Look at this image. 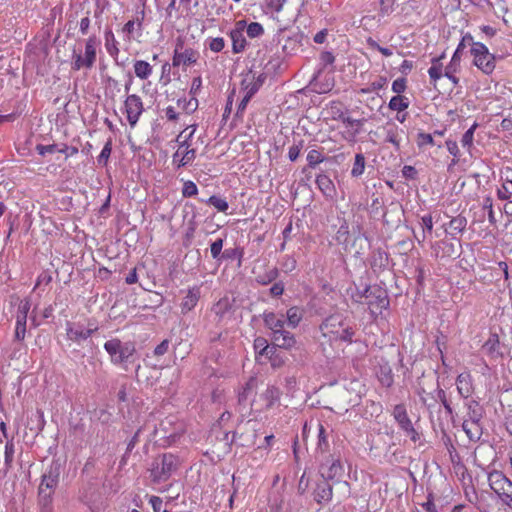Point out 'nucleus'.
Here are the masks:
<instances>
[{
  "label": "nucleus",
  "mask_w": 512,
  "mask_h": 512,
  "mask_svg": "<svg viewBox=\"0 0 512 512\" xmlns=\"http://www.w3.org/2000/svg\"><path fill=\"white\" fill-rule=\"evenodd\" d=\"M104 349L114 365L122 366L127 370L128 364H134L137 359L136 345L133 341L122 342L112 338L104 343Z\"/></svg>",
  "instance_id": "obj_1"
},
{
  "label": "nucleus",
  "mask_w": 512,
  "mask_h": 512,
  "mask_svg": "<svg viewBox=\"0 0 512 512\" xmlns=\"http://www.w3.org/2000/svg\"><path fill=\"white\" fill-rule=\"evenodd\" d=\"M352 299L356 303H363V299H367V305L371 311L376 310L378 313H382L390 305L387 290L378 284L366 285L363 289L356 287Z\"/></svg>",
  "instance_id": "obj_2"
},
{
  "label": "nucleus",
  "mask_w": 512,
  "mask_h": 512,
  "mask_svg": "<svg viewBox=\"0 0 512 512\" xmlns=\"http://www.w3.org/2000/svg\"><path fill=\"white\" fill-rule=\"evenodd\" d=\"M316 459L319 462L318 472L321 478L333 484L341 482L345 470L339 452L334 450L332 454H325Z\"/></svg>",
  "instance_id": "obj_3"
},
{
  "label": "nucleus",
  "mask_w": 512,
  "mask_h": 512,
  "mask_svg": "<svg viewBox=\"0 0 512 512\" xmlns=\"http://www.w3.org/2000/svg\"><path fill=\"white\" fill-rule=\"evenodd\" d=\"M180 465L179 458L172 453H163L152 461L150 472L154 482L168 480Z\"/></svg>",
  "instance_id": "obj_4"
},
{
  "label": "nucleus",
  "mask_w": 512,
  "mask_h": 512,
  "mask_svg": "<svg viewBox=\"0 0 512 512\" xmlns=\"http://www.w3.org/2000/svg\"><path fill=\"white\" fill-rule=\"evenodd\" d=\"M465 405L468 409V419L463 421L462 428L470 440L476 441L481 436L480 421L483 418L484 411L476 400H470Z\"/></svg>",
  "instance_id": "obj_5"
},
{
  "label": "nucleus",
  "mask_w": 512,
  "mask_h": 512,
  "mask_svg": "<svg viewBox=\"0 0 512 512\" xmlns=\"http://www.w3.org/2000/svg\"><path fill=\"white\" fill-rule=\"evenodd\" d=\"M99 44L100 41L96 35H92L85 41L84 56L74 50L71 63L72 70L79 71L82 68L91 69L96 62L97 46Z\"/></svg>",
  "instance_id": "obj_6"
},
{
  "label": "nucleus",
  "mask_w": 512,
  "mask_h": 512,
  "mask_svg": "<svg viewBox=\"0 0 512 512\" xmlns=\"http://www.w3.org/2000/svg\"><path fill=\"white\" fill-rule=\"evenodd\" d=\"M470 54L473 56V64L484 74L490 75L494 71L496 58L485 44L473 45Z\"/></svg>",
  "instance_id": "obj_7"
},
{
  "label": "nucleus",
  "mask_w": 512,
  "mask_h": 512,
  "mask_svg": "<svg viewBox=\"0 0 512 512\" xmlns=\"http://www.w3.org/2000/svg\"><path fill=\"white\" fill-rule=\"evenodd\" d=\"M392 416L399 428L408 436L411 441L416 443L420 439V434L416 431L413 423L407 413L405 404L400 403L393 407Z\"/></svg>",
  "instance_id": "obj_8"
},
{
  "label": "nucleus",
  "mask_w": 512,
  "mask_h": 512,
  "mask_svg": "<svg viewBox=\"0 0 512 512\" xmlns=\"http://www.w3.org/2000/svg\"><path fill=\"white\" fill-rule=\"evenodd\" d=\"M64 462L60 458H53L51 464L41 477L39 488L55 491L59 484Z\"/></svg>",
  "instance_id": "obj_9"
},
{
  "label": "nucleus",
  "mask_w": 512,
  "mask_h": 512,
  "mask_svg": "<svg viewBox=\"0 0 512 512\" xmlns=\"http://www.w3.org/2000/svg\"><path fill=\"white\" fill-rule=\"evenodd\" d=\"M65 330L68 340L80 344L82 341H85L91 337L92 334L98 330V327L89 322L88 327L85 329L80 323H72L67 321Z\"/></svg>",
  "instance_id": "obj_10"
},
{
  "label": "nucleus",
  "mask_w": 512,
  "mask_h": 512,
  "mask_svg": "<svg viewBox=\"0 0 512 512\" xmlns=\"http://www.w3.org/2000/svg\"><path fill=\"white\" fill-rule=\"evenodd\" d=\"M199 59V52L192 48H185L183 41L178 38L174 55L172 59V65L174 67L180 66L181 64L189 66L197 63Z\"/></svg>",
  "instance_id": "obj_11"
},
{
  "label": "nucleus",
  "mask_w": 512,
  "mask_h": 512,
  "mask_svg": "<svg viewBox=\"0 0 512 512\" xmlns=\"http://www.w3.org/2000/svg\"><path fill=\"white\" fill-rule=\"evenodd\" d=\"M313 500L320 506L331 502L333 498V483L321 478L315 482L312 490Z\"/></svg>",
  "instance_id": "obj_12"
},
{
  "label": "nucleus",
  "mask_w": 512,
  "mask_h": 512,
  "mask_svg": "<svg viewBox=\"0 0 512 512\" xmlns=\"http://www.w3.org/2000/svg\"><path fill=\"white\" fill-rule=\"evenodd\" d=\"M124 105L127 113V120L130 126L134 127L137 124L139 117L144 110L143 102L138 95L131 94L126 98Z\"/></svg>",
  "instance_id": "obj_13"
},
{
  "label": "nucleus",
  "mask_w": 512,
  "mask_h": 512,
  "mask_svg": "<svg viewBox=\"0 0 512 512\" xmlns=\"http://www.w3.org/2000/svg\"><path fill=\"white\" fill-rule=\"evenodd\" d=\"M347 319L342 314H333L328 316L320 325L323 336L332 339L335 334L345 325Z\"/></svg>",
  "instance_id": "obj_14"
},
{
  "label": "nucleus",
  "mask_w": 512,
  "mask_h": 512,
  "mask_svg": "<svg viewBox=\"0 0 512 512\" xmlns=\"http://www.w3.org/2000/svg\"><path fill=\"white\" fill-rule=\"evenodd\" d=\"M490 488L502 499L506 489H510L512 482L500 471L494 470L488 474Z\"/></svg>",
  "instance_id": "obj_15"
},
{
  "label": "nucleus",
  "mask_w": 512,
  "mask_h": 512,
  "mask_svg": "<svg viewBox=\"0 0 512 512\" xmlns=\"http://www.w3.org/2000/svg\"><path fill=\"white\" fill-rule=\"evenodd\" d=\"M369 264L374 274L379 275L384 272L389 265L388 253L381 249H374L369 257Z\"/></svg>",
  "instance_id": "obj_16"
},
{
  "label": "nucleus",
  "mask_w": 512,
  "mask_h": 512,
  "mask_svg": "<svg viewBox=\"0 0 512 512\" xmlns=\"http://www.w3.org/2000/svg\"><path fill=\"white\" fill-rule=\"evenodd\" d=\"M244 27L245 21H239L236 23V27L229 33L232 41V51L235 54L242 53L246 48L247 41L244 36Z\"/></svg>",
  "instance_id": "obj_17"
},
{
  "label": "nucleus",
  "mask_w": 512,
  "mask_h": 512,
  "mask_svg": "<svg viewBox=\"0 0 512 512\" xmlns=\"http://www.w3.org/2000/svg\"><path fill=\"white\" fill-rule=\"evenodd\" d=\"M201 297V289L199 286H193L186 291L179 306L182 315H186L192 311L198 304Z\"/></svg>",
  "instance_id": "obj_18"
},
{
  "label": "nucleus",
  "mask_w": 512,
  "mask_h": 512,
  "mask_svg": "<svg viewBox=\"0 0 512 512\" xmlns=\"http://www.w3.org/2000/svg\"><path fill=\"white\" fill-rule=\"evenodd\" d=\"M262 318L265 327L271 331V337L285 329V316L283 314L277 315L271 311H264Z\"/></svg>",
  "instance_id": "obj_19"
},
{
  "label": "nucleus",
  "mask_w": 512,
  "mask_h": 512,
  "mask_svg": "<svg viewBox=\"0 0 512 512\" xmlns=\"http://www.w3.org/2000/svg\"><path fill=\"white\" fill-rule=\"evenodd\" d=\"M271 340L275 346L285 350L298 348V342L296 341L294 334L285 329L275 334V336H272Z\"/></svg>",
  "instance_id": "obj_20"
},
{
  "label": "nucleus",
  "mask_w": 512,
  "mask_h": 512,
  "mask_svg": "<svg viewBox=\"0 0 512 512\" xmlns=\"http://www.w3.org/2000/svg\"><path fill=\"white\" fill-rule=\"evenodd\" d=\"M329 433L326 428L318 423V435H317V445H316V458L322 457L325 454H332L330 452V442H329Z\"/></svg>",
  "instance_id": "obj_21"
},
{
  "label": "nucleus",
  "mask_w": 512,
  "mask_h": 512,
  "mask_svg": "<svg viewBox=\"0 0 512 512\" xmlns=\"http://www.w3.org/2000/svg\"><path fill=\"white\" fill-rule=\"evenodd\" d=\"M483 351L492 359L503 357L499 336L496 333L490 334L487 341L482 346Z\"/></svg>",
  "instance_id": "obj_22"
},
{
  "label": "nucleus",
  "mask_w": 512,
  "mask_h": 512,
  "mask_svg": "<svg viewBox=\"0 0 512 512\" xmlns=\"http://www.w3.org/2000/svg\"><path fill=\"white\" fill-rule=\"evenodd\" d=\"M456 386L457 391L462 398H469L474 391L472 384V376L470 375V373L465 372L459 374L456 378Z\"/></svg>",
  "instance_id": "obj_23"
},
{
  "label": "nucleus",
  "mask_w": 512,
  "mask_h": 512,
  "mask_svg": "<svg viewBox=\"0 0 512 512\" xmlns=\"http://www.w3.org/2000/svg\"><path fill=\"white\" fill-rule=\"evenodd\" d=\"M467 219L463 215L459 214L455 217H452L448 223L444 224L445 231L453 238L456 239V236L462 234L466 228Z\"/></svg>",
  "instance_id": "obj_24"
},
{
  "label": "nucleus",
  "mask_w": 512,
  "mask_h": 512,
  "mask_svg": "<svg viewBox=\"0 0 512 512\" xmlns=\"http://www.w3.org/2000/svg\"><path fill=\"white\" fill-rule=\"evenodd\" d=\"M339 222L340 225L335 233L334 239L339 245L343 246L345 251H347L350 238L349 224L345 218H339Z\"/></svg>",
  "instance_id": "obj_25"
},
{
  "label": "nucleus",
  "mask_w": 512,
  "mask_h": 512,
  "mask_svg": "<svg viewBox=\"0 0 512 512\" xmlns=\"http://www.w3.org/2000/svg\"><path fill=\"white\" fill-rule=\"evenodd\" d=\"M266 78V73H261L257 77L253 76L252 80L249 82L247 78H245L242 80L241 86L245 92H248V94L254 96L264 84Z\"/></svg>",
  "instance_id": "obj_26"
},
{
  "label": "nucleus",
  "mask_w": 512,
  "mask_h": 512,
  "mask_svg": "<svg viewBox=\"0 0 512 512\" xmlns=\"http://www.w3.org/2000/svg\"><path fill=\"white\" fill-rule=\"evenodd\" d=\"M232 306V301L228 297H223L212 306L211 310L216 315L217 321L221 322L232 310Z\"/></svg>",
  "instance_id": "obj_27"
},
{
  "label": "nucleus",
  "mask_w": 512,
  "mask_h": 512,
  "mask_svg": "<svg viewBox=\"0 0 512 512\" xmlns=\"http://www.w3.org/2000/svg\"><path fill=\"white\" fill-rule=\"evenodd\" d=\"M436 256H439L441 251V257L456 258L460 255L456 245L453 242L447 240H441L437 242V248L435 249Z\"/></svg>",
  "instance_id": "obj_28"
},
{
  "label": "nucleus",
  "mask_w": 512,
  "mask_h": 512,
  "mask_svg": "<svg viewBox=\"0 0 512 512\" xmlns=\"http://www.w3.org/2000/svg\"><path fill=\"white\" fill-rule=\"evenodd\" d=\"M316 184L319 188V190L326 196L332 198L335 194V186L330 179L329 176H327L324 173L318 174L316 177Z\"/></svg>",
  "instance_id": "obj_29"
},
{
  "label": "nucleus",
  "mask_w": 512,
  "mask_h": 512,
  "mask_svg": "<svg viewBox=\"0 0 512 512\" xmlns=\"http://www.w3.org/2000/svg\"><path fill=\"white\" fill-rule=\"evenodd\" d=\"M279 277V270L277 267H272L268 270H266L264 273H259L255 276V281L257 284L266 286L274 281Z\"/></svg>",
  "instance_id": "obj_30"
},
{
  "label": "nucleus",
  "mask_w": 512,
  "mask_h": 512,
  "mask_svg": "<svg viewBox=\"0 0 512 512\" xmlns=\"http://www.w3.org/2000/svg\"><path fill=\"white\" fill-rule=\"evenodd\" d=\"M197 125H191L180 132L175 141L179 144V148L188 149L191 146V139L196 131Z\"/></svg>",
  "instance_id": "obj_31"
},
{
  "label": "nucleus",
  "mask_w": 512,
  "mask_h": 512,
  "mask_svg": "<svg viewBox=\"0 0 512 512\" xmlns=\"http://www.w3.org/2000/svg\"><path fill=\"white\" fill-rule=\"evenodd\" d=\"M253 346L256 356L265 357L266 355H271L273 353L271 349H274V346L270 345L267 339H265L262 336H258L255 338Z\"/></svg>",
  "instance_id": "obj_32"
},
{
  "label": "nucleus",
  "mask_w": 512,
  "mask_h": 512,
  "mask_svg": "<svg viewBox=\"0 0 512 512\" xmlns=\"http://www.w3.org/2000/svg\"><path fill=\"white\" fill-rule=\"evenodd\" d=\"M303 318V310L298 306L290 307L286 312L287 324L291 328H296Z\"/></svg>",
  "instance_id": "obj_33"
},
{
  "label": "nucleus",
  "mask_w": 512,
  "mask_h": 512,
  "mask_svg": "<svg viewBox=\"0 0 512 512\" xmlns=\"http://www.w3.org/2000/svg\"><path fill=\"white\" fill-rule=\"evenodd\" d=\"M377 377L383 386L389 388L393 385V372L389 365H381L377 371Z\"/></svg>",
  "instance_id": "obj_34"
},
{
  "label": "nucleus",
  "mask_w": 512,
  "mask_h": 512,
  "mask_svg": "<svg viewBox=\"0 0 512 512\" xmlns=\"http://www.w3.org/2000/svg\"><path fill=\"white\" fill-rule=\"evenodd\" d=\"M355 328L350 325L349 321L345 323V325L338 331L337 334L332 338L333 340H340L347 343H352L353 336L355 335Z\"/></svg>",
  "instance_id": "obj_35"
},
{
  "label": "nucleus",
  "mask_w": 512,
  "mask_h": 512,
  "mask_svg": "<svg viewBox=\"0 0 512 512\" xmlns=\"http://www.w3.org/2000/svg\"><path fill=\"white\" fill-rule=\"evenodd\" d=\"M134 72L138 78L145 80L152 74V66L147 61L136 60L134 62Z\"/></svg>",
  "instance_id": "obj_36"
},
{
  "label": "nucleus",
  "mask_w": 512,
  "mask_h": 512,
  "mask_svg": "<svg viewBox=\"0 0 512 512\" xmlns=\"http://www.w3.org/2000/svg\"><path fill=\"white\" fill-rule=\"evenodd\" d=\"M386 137L385 142L392 144L396 151L400 150V140L398 138V126L395 124H387L385 127Z\"/></svg>",
  "instance_id": "obj_37"
},
{
  "label": "nucleus",
  "mask_w": 512,
  "mask_h": 512,
  "mask_svg": "<svg viewBox=\"0 0 512 512\" xmlns=\"http://www.w3.org/2000/svg\"><path fill=\"white\" fill-rule=\"evenodd\" d=\"M281 392L276 386H268L261 397L266 402V408H271L273 404L279 400Z\"/></svg>",
  "instance_id": "obj_38"
},
{
  "label": "nucleus",
  "mask_w": 512,
  "mask_h": 512,
  "mask_svg": "<svg viewBox=\"0 0 512 512\" xmlns=\"http://www.w3.org/2000/svg\"><path fill=\"white\" fill-rule=\"evenodd\" d=\"M307 167H304L302 172L305 173L308 168L315 169L316 166L325 160V156L318 150L313 149L307 154Z\"/></svg>",
  "instance_id": "obj_39"
},
{
  "label": "nucleus",
  "mask_w": 512,
  "mask_h": 512,
  "mask_svg": "<svg viewBox=\"0 0 512 512\" xmlns=\"http://www.w3.org/2000/svg\"><path fill=\"white\" fill-rule=\"evenodd\" d=\"M388 107L389 109L400 113L409 107L408 98L401 95L393 96L389 101Z\"/></svg>",
  "instance_id": "obj_40"
},
{
  "label": "nucleus",
  "mask_w": 512,
  "mask_h": 512,
  "mask_svg": "<svg viewBox=\"0 0 512 512\" xmlns=\"http://www.w3.org/2000/svg\"><path fill=\"white\" fill-rule=\"evenodd\" d=\"M460 63L459 61H456L454 63V59H451L450 63L445 67V71L443 73V76L447 77L454 85H458L459 78L455 76V74L460 69Z\"/></svg>",
  "instance_id": "obj_41"
},
{
  "label": "nucleus",
  "mask_w": 512,
  "mask_h": 512,
  "mask_svg": "<svg viewBox=\"0 0 512 512\" xmlns=\"http://www.w3.org/2000/svg\"><path fill=\"white\" fill-rule=\"evenodd\" d=\"M416 144L420 150H423L427 145L434 146L437 145L438 148H441V144H437L434 140V137L430 133L419 132L416 138Z\"/></svg>",
  "instance_id": "obj_42"
},
{
  "label": "nucleus",
  "mask_w": 512,
  "mask_h": 512,
  "mask_svg": "<svg viewBox=\"0 0 512 512\" xmlns=\"http://www.w3.org/2000/svg\"><path fill=\"white\" fill-rule=\"evenodd\" d=\"M105 46H106L107 52L112 57H115L118 55V53H119L118 42L116 41L114 34L111 30H107L105 32Z\"/></svg>",
  "instance_id": "obj_43"
},
{
  "label": "nucleus",
  "mask_w": 512,
  "mask_h": 512,
  "mask_svg": "<svg viewBox=\"0 0 512 512\" xmlns=\"http://www.w3.org/2000/svg\"><path fill=\"white\" fill-rule=\"evenodd\" d=\"M196 215H193V217L188 221V227L186 229V232L183 237V246L185 248L190 247L192 244V241L194 239V234L197 229V223L195 221Z\"/></svg>",
  "instance_id": "obj_44"
},
{
  "label": "nucleus",
  "mask_w": 512,
  "mask_h": 512,
  "mask_svg": "<svg viewBox=\"0 0 512 512\" xmlns=\"http://www.w3.org/2000/svg\"><path fill=\"white\" fill-rule=\"evenodd\" d=\"M205 202L208 205L213 206L219 212L225 213L229 208V204L226 201V199H224L220 196H217V195L210 196Z\"/></svg>",
  "instance_id": "obj_45"
},
{
  "label": "nucleus",
  "mask_w": 512,
  "mask_h": 512,
  "mask_svg": "<svg viewBox=\"0 0 512 512\" xmlns=\"http://www.w3.org/2000/svg\"><path fill=\"white\" fill-rule=\"evenodd\" d=\"M54 491L45 488H38L39 507L52 506Z\"/></svg>",
  "instance_id": "obj_46"
},
{
  "label": "nucleus",
  "mask_w": 512,
  "mask_h": 512,
  "mask_svg": "<svg viewBox=\"0 0 512 512\" xmlns=\"http://www.w3.org/2000/svg\"><path fill=\"white\" fill-rule=\"evenodd\" d=\"M365 157L362 153L355 155L354 164L351 170L352 177H359L364 173L365 170Z\"/></svg>",
  "instance_id": "obj_47"
},
{
  "label": "nucleus",
  "mask_w": 512,
  "mask_h": 512,
  "mask_svg": "<svg viewBox=\"0 0 512 512\" xmlns=\"http://www.w3.org/2000/svg\"><path fill=\"white\" fill-rule=\"evenodd\" d=\"M112 152V142L111 140L107 141L100 153V155L97 157V163L100 166H106L108 159Z\"/></svg>",
  "instance_id": "obj_48"
},
{
  "label": "nucleus",
  "mask_w": 512,
  "mask_h": 512,
  "mask_svg": "<svg viewBox=\"0 0 512 512\" xmlns=\"http://www.w3.org/2000/svg\"><path fill=\"white\" fill-rule=\"evenodd\" d=\"M223 243H224V240L222 238H218L210 245L211 256L213 259H215L219 263L221 262V254L223 253L222 252Z\"/></svg>",
  "instance_id": "obj_49"
},
{
  "label": "nucleus",
  "mask_w": 512,
  "mask_h": 512,
  "mask_svg": "<svg viewBox=\"0 0 512 512\" xmlns=\"http://www.w3.org/2000/svg\"><path fill=\"white\" fill-rule=\"evenodd\" d=\"M478 127V123H474L462 136L461 144L463 147L471 148L473 144L474 132Z\"/></svg>",
  "instance_id": "obj_50"
},
{
  "label": "nucleus",
  "mask_w": 512,
  "mask_h": 512,
  "mask_svg": "<svg viewBox=\"0 0 512 512\" xmlns=\"http://www.w3.org/2000/svg\"><path fill=\"white\" fill-rule=\"evenodd\" d=\"M254 382V379L251 378L245 385V387H243L242 391L239 392L238 394V404L240 406H244L246 407L247 405V400H248V396L252 390V383Z\"/></svg>",
  "instance_id": "obj_51"
},
{
  "label": "nucleus",
  "mask_w": 512,
  "mask_h": 512,
  "mask_svg": "<svg viewBox=\"0 0 512 512\" xmlns=\"http://www.w3.org/2000/svg\"><path fill=\"white\" fill-rule=\"evenodd\" d=\"M272 346H274V349H271L273 353L271 355H266L265 357L269 359L272 367H281L284 364V359L278 352L279 347L275 346L273 343Z\"/></svg>",
  "instance_id": "obj_52"
},
{
  "label": "nucleus",
  "mask_w": 512,
  "mask_h": 512,
  "mask_svg": "<svg viewBox=\"0 0 512 512\" xmlns=\"http://www.w3.org/2000/svg\"><path fill=\"white\" fill-rule=\"evenodd\" d=\"M246 31H247V35L250 38H257V37H260V36H262L264 34V28L258 22H251L247 26V30Z\"/></svg>",
  "instance_id": "obj_53"
},
{
  "label": "nucleus",
  "mask_w": 512,
  "mask_h": 512,
  "mask_svg": "<svg viewBox=\"0 0 512 512\" xmlns=\"http://www.w3.org/2000/svg\"><path fill=\"white\" fill-rule=\"evenodd\" d=\"M445 144H446V147H447V150L449 151V153L454 156L452 163L449 166V167H451L452 165H456L458 163L460 151H459L458 144L456 141L447 140Z\"/></svg>",
  "instance_id": "obj_54"
},
{
  "label": "nucleus",
  "mask_w": 512,
  "mask_h": 512,
  "mask_svg": "<svg viewBox=\"0 0 512 512\" xmlns=\"http://www.w3.org/2000/svg\"><path fill=\"white\" fill-rule=\"evenodd\" d=\"M31 308V302L29 299H24L20 302L17 310L16 319L27 320L28 312Z\"/></svg>",
  "instance_id": "obj_55"
},
{
  "label": "nucleus",
  "mask_w": 512,
  "mask_h": 512,
  "mask_svg": "<svg viewBox=\"0 0 512 512\" xmlns=\"http://www.w3.org/2000/svg\"><path fill=\"white\" fill-rule=\"evenodd\" d=\"M195 157H196V150L194 148L189 147L188 149L185 150L182 158L177 163V167L180 168V167H184V166L188 165L195 159Z\"/></svg>",
  "instance_id": "obj_56"
},
{
  "label": "nucleus",
  "mask_w": 512,
  "mask_h": 512,
  "mask_svg": "<svg viewBox=\"0 0 512 512\" xmlns=\"http://www.w3.org/2000/svg\"><path fill=\"white\" fill-rule=\"evenodd\" d=\"M26 322H27V320L16 319V327H15V333H14L15 340H17V341L24 340L25 334H26Z\"/></svg>",
  "instance_id": "obj_57"
},
{
  "label": "nucleus",
  "mask_w": 512,
  "mask_h": 512,
  "mask_svg": "<svg viewBox=\"0 0 512 512\" xmlns=\"http://www.w3.org/2000/svg\"><path fill=\"white\" fill-rule=\"evenodd\" d=\"M296 266H297V261L294 257L289 256V255H285L283 257V260L281 261V267L285 273L292 272L293 270L296 269Z\"/></svg>",
  "instance_id": "obj_58"
},
{
  "label": "nucleus",
  "mask_w": 512,
  "mask_h": 512,
  "mask_svg": "<svg viewBox=\"0 0 512 512\" xmlns=\"http://www.w3.org/2000/svg\"><path fill=\"white\" fill-rule=\"evenodd\" d=\"M303 146H304V141L303 140H299L297 143H294L289 148L288 158H289L290 161L294 162V161H296L298 159Z\"/></svg>",
  "instance_id": "obj_59"
},
{
  "label": "nucleus",
  "mask_w": 512,
  "mask_h": 512,
  "mask_svg": "<svg viewBox=\"0 0 512 512\" xmlns=\"http://www.w3.org/2000/svg\"><path fill=\"white\" fill-rule=\"evenodd\" d=\"M14 452H15V449H14L13 439L7 440L6 445H5V465L7 468L11 467V464L13 462Z\"/></svg>",
  "instance_id": "obj_60"
},
{
  "label": "nucleus",
  "mask_w": 512,
  "mask_h": 512,
  "mask_svg": "<svg viewBox=\"0 0 512 512\" xmlns=\"http://www.w3.org/2000/svg\"><path fill=\"white\" fill-rule=\"evenodd\" d=\"M512 195V181H506L497 191L500 200H508Z\"/></svg>",
  "instance_id": "obj_61"
},
{
  "label": "nucleus",
  "mask_w": 512,
  "mask_h": 512,
  "mask_svg": "<svg viewBox=\"0 0 512 512\" xmlns=\"http://www.w3.org/2000/svg\"><path fill=\"white\" fill-rule=\"evenodd\" d=\"M197 193H198V188L193 181L188 180V181L184 182L183 188H182L183 197H193V196L197 195Z\"/></svg>",
  "instance_id": "obj_62"
},
{
  "label": "nucleus",
  "mask_w": 512,
  "mask_h": 512,
  "mask_svg": "<svg viewBox=\"0 0 512 512\" xmlns=\"http://www.w3.org/2000/svg\"><path fill=\"white\" fill-rule=\"evenodd\" d=\"M241 259L242 258V251L238 248H228L223 251L221 254V262L223 260H234V259Z\"/></svg>",
  "instance_id": "obj_63"
},
{
  "label": "nucleus",
  "mask_w": 512,
  "mask_h": 512,
  "mask_svg": "<svg viewBox=\"0 0 512 512\" xmlns=\"http://www.w3.org/2000/svg\"><path fill=\"white\" fill-rule=\"evenodd\" d=\"M181 104H183V108L189 112V113H192L194 112L197 107H198V100L195 98V97H192L191 99L189 100H186L185 98L184 99H179L178 100V105L180 106Z\"/></svg>",
  "instance_id": "obj_64"
}]
</instances>
